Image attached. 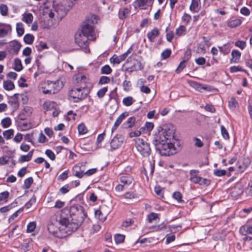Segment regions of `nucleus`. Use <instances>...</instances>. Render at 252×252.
I'll list each match as a JSON object with an SVG mask.
<instances>
[{"mask_svg":"<svg viewBox=\"0 0 252 252\" xmlns=\"http://www.w3.org/2000/svg\"><path fill=\"white\" fill-rule=\"evenodd\" d=\"M65 209L68 211L67 213L64 214L66 222L61 223L63 234L66 237L77 230L87 215L84 208L80 205L71 206L69 209Z\"/></svg>","mask_w":252,"mask_h":252,"instance_id":"nucleus-1","label":"nucleus"},{"mask_svg":"<svg viewBox=\"0 0 252 252\" xmlns=\"http://www.w3.org/2000/svg\"><path fill=\"white\" fill-rule=\"evenodd\" d=\"M68 212L65 209H63L60 213H57L53 215L50 219V222L48 226L49 232L55 237L62 238L65 237L62 230V223H65L64 213Z\"/></svg>","mask_w":252,"mask_h":252,"instance_id":"nucleus-2","label":"nucleus"},{"mask_svg":"<svg viewBox=\"0 0 252 252\" xmlns=\"http://www.w3.org/2000/svg\"><path fill=\"white\" fill-rule=\"evenodd\" d=\"M175 129L172 124H166L159 127L158 133H156L153 139L154 143L168 142L174 137Z\"/></svg>","mask_w":252,"mask_h":252,"instance_id":"nucleus-3","label":"nucleus"},{"mask_svg":"<svg viewBox=\"0 0 252 252\" xmlns=\"http://www.w3.org/2000/svg\"><path fill=\"white\" fill-rule=\"evenodd\" d=\"M97 16L95 15L87 16L82 24L81 30H79L85 34L90 35V40H94L96 38L94 25L97 23Z\"/></svg>","mask_w":252,"mask_h":252,"instance_id":"nucleus-4","label":"nucleus"},{"mask_svg":"<svg viewBox=\"0 0 252 252\" xmlns=\"http://www.w3.org/2000/svg\"><path fill=\"white\" fill-rule=\"evenodd\" d=\"M157 151H158L161 156H169L176 153V149L171 140L162 143H154Z\"/></svg>","mask_w":252,"mask_h":252,"instance_id":"nucleus-5","label":"nucleus"},{"mask_svg":"<svg viewBox=\"0 0 252 252\" xmlns=\"http://www.w3.org/2000/svg\"><path fill=\"white\" fill-rule=\"evenodd\" d=\"M90 93V89L87 86H81L80 88L71 89L69 92L70 97L74 99L75 102L85 99Z\"/></svg>","mask_w":252,"mask_h":252,"instance_id":"nucleus-6","label":"nucleus"},{"mask_svg":"<svg viewBox=\"0 0 252 252\" xmlns=\"http://www.w3.org/2000/svg\"><path fill=\"white\" fill-rule=\"evenodd\" d=\"M135 147L137 151L143 158L148 157L152 152L150 145L146 141L140 138L135 140Z\"/></svg>","mask_w":252,"mask_h":252,"instance_id":"nucleus-7","label":"nucleus"},{"mask_svg":"<svg viewBox=\"0 0 252 252\" xmlns=\"http://www.w3.org/2000/svg\"><path fill=\"white\" fill-rule=\"evenodd\" d=\"M90 35L85 34L82 32L78 31L75 34V43L81 48L84 49L85 52H89L90 49L88 48V40H90Z\"/></svg>","mask_w":252,"mask_h":252,"instance_id":"nucleus-8","label":"nucleus"},{"mask_svg":"<svg viewBox=\"0 0 252 252\" xmlns=\"http://www.w3.org/2000/svg\"><path fill=\"white\" fill-rule=\"evenodd\" d=\"M67 6L64 5V3L66 5V1H64L63 3L58 4L54 7V11L56 13V16L58 19L62 20L67 14L69 9L73 6L74 2L73 0H69Z\"/></svg>","mask_w":252,"mask_h":252,"instance_id":"nucleus-9","label":"nucleus"},{"mask_svg":"<svg viewBox=\"0 0 252 252\" xmlns=\"http://www.w3.org/2000/svg\"><path fill=\"white\" fill-rule=\"evenodd\" d=\"M21 47V44L17 41H13L6 46V49L10 54H17Z\"/></svg>","mask_w":252,"mask_h":252,"instance_id":"nucleus-10","label":"nucleus"},{"mask_svg":"<svg viewBox=\"0 0 252 252\" xmlns=\"http://www.w3.org/2000/svg\"><path fill=\"white\" fill-rule=\"evenodd\" d=\"M123 138L121 135L115 136L110 142L111 147L112 149L115 150L121 146L123 143Z\"/></svg>","mask_w":252,"mask_h":252,"instance_id":"nucleus-11","label":"nucleus"},{"mask_svg":"<svg viewBox=\"0 0 252 252\" xmlns=\"http://www.w3.org/2000/svg\"><path fill=\"white\" fill-rule=\"evenodd\" d=\"M245 162L239 161L237 163L236 170L238 172H243L248 167L250 164V161L248 158L244 159Z\"/></svg>","mask_w":252,"mask_h":252,"instance_id":"nucleus-12","label":"nucleus"},{"mask_svg":"<svg viewBox=\"0 0 252 252\" xmlns=\"http://www.w3.org/2000/svg\"><path fill=\"white\" fill-rule=\"evenodd\" d=\"M128 116V114L127 112H124L119 116V117L116 120L112 128V132H113L117 128L118 126H119L122 123L124 119L127 117Z\"/></svg>","mask_w":252,"mask_h":252,"instance_id":"nucleus-13","label":"nucleus"},{"mask_svg":"<svg viewBox=\"0 0 252 252\" xmlns=\"http://www.w3.org/2000/svg\"><path fill=\"white\" fill-rule=\"evenodd\" d=\"M120 180L122 184L127 189L132 183L133 178L128 175L122 176L120 177Z\"/></svg>","mask_w":252,"mask_h":252,"instance_id":"nucleus-14","label":"nucleus"},{"mask_svg":"<svg viewBox=\"0 0 252 252\" xmlns=\"http://www.w3.org/2000/svg\"><path fill=\"white\" fill-rule=\"evenodd\" d=\"M159 33L158 29L157 28H155L151 32L148 33V38L150 42H153L155 41V38L158 35Z\"/></svg>","mask_w":252,"mask_h":252,"instance_id":"nucleus-15","label":"nucleus"},{"mask_svg":"<svg viewBox=\"0 0 252 252\" xmlns=\"http://www.w3.org/2000/svg\"><path fill=\"white\" fill-rule=\"evenodd\" d=\"M241 53L238 50H233L231 52L232 58L231 63H237L239 62L241 57Z\"/></svg>","mask_w":252,"mask_h":252,"instance_id":"nucleus-16","label":"nucleus"},{"mask_svg":"<svg viewBox=\"0 0 252 252\" xmlns=\"http://www.w3.org/2000/svg\"><path fill=\"white\" fill-rule=\"evenodd\" d=\"M240 233L243 235H246L247 234H252V226L246 225L242 226L240 229Z\"/></svg>","mask_w":252,"mask_h":252,"instance_id":"nucleus-17","label":"nucleus"},{"mask_svg":"<svg viewBox=\"0 0 252 252\" xmlns=\"http://www.w3.org/2000/svg\"><path fill=\"white\" fill-rule=\"evenodd\" d=\"M33 151H31L28 153V154L26 155H22L20 156V157L19 158V162H24L25 161H30L33 156Z\"/></svg>","mask_w":252,"mask_h":252,"instance_id":"nucleus-18","label":"nucleus"},{"mask_svg":"<svg viewBox=\"0 0 252 252\" xmlns=\"http://www.w3.org/2000/svg\"><path fill=\"white\" fill-rule=\"evenodd\" d=\"M135 118L134 117H129L128 120L123 124V126L125 128L132 127L135 123Z\"/></svg>","mask_w":252,"mask_h":252,"instance_id":"nucleus-19","label":"nucleus"},{"mask_svg":"<svg viewBox=\"0 0 252 252\" xmlns=\"http://www.w3.org/2000/svg\"><path fill=\"white\" fill-rule=\"evenodd\" d=\"M76 80H77V83L80 84L84 83V85L83 86H87L86 84L89 81V79L88 77L85 75L79 74L76 78Z\"/></svg>","mask_w":252,"mask_h":252,"instance_id":"nucleus-20","label":"nucleus"},{"mask_svg":"<svg viewBox=\"0 0 252 252\" xmlns=\"http://www.w3.org/2000/svg\"><path fill=\"white\" fill-rule=\"evenodd\" d=\"M243 193V190L241 186L239 185H237L232 189L231 193L233 196H236L237 195H241Z\"/></svg>","mask_w":252,"mask_h":252,"instance_id":"nucleus-21","label":"nucleus"},{"mask_svg":"<svg viewBox=\"0 0 252 252\" xmlns=\"http://www.w3.org/2000/svg\"><path fill=\"white\" fill-rule=\"evenodd\" d=\"M130 12V10L127 8H125L122 10H120L119 13V18L121 19H125L129 15Z\"/></svg>","mask_w":252,"mask_h":252,"instance_id":"nucleus-22","label":"nucleus"},{"mask_svg":"<svg viewBox=\"0 0 252 252\" xmlns=\"http://www.w3.org/2000/svg\"><path fill=\"white\" fill-rule=\"evenodd\" d=\"M200 0H192L189 9L191 11L197 12L199 10V4Z\"/></svg>","mask_w":252,"mask_h":252,"instance_id":"nucleus-23","label":"nucleus"},{"mask_svg":"<svg viewBox=\"0 0 252 252\" xmlns=\"http://www.w3.org/2000/svg\"><path fill=\"white\" fill-rule=\"evenodd\" d=\"M241 23V20L237 19L228 21L227 23V26L230 28H234L240 26Z\"/></svg>","mask_w":252,"mask_h":252,"instance_id":"nucleus-24","label":"nucleus"},{"mask_svg":"<svg viewBox=\"0 0 252 252\" xmlns=\"http://www.w3.org/2000/svg\"><path fill=\"white\" fill-rule=\"evenodd\" d=\"M15 85L11 80L3 82V88L7 91H11L14 89Z\"/></svg>","mask_w":252,"mask_h":252,"instance_id":"nucleus-25","label":"nucleus"},{"mask_svg":"<svg viewBox=\"0 0 252 252\" xmlns=\"http://www.w3.org/2000/svg\"><path fill=\"white\" fill-rule=\"evenodd\" d=\"M23 67L21 60L18 58L15 59L14 60V69L17 71H20L23 69Z\"/></svg>","mask_w":252,"mask_h":252,"instance_id":"nucleus-26","label":"nucleus"},{"mask_svg":"<svg viewBox=\"0 0 252 252\" xmlns=\"http://www.w3.org/2000/svg\"><path fill=\"white\" fill-rule=\"evenodd\" d=\"M123 61L124 60L121 55L117 56L116 55H114L110 59L111 63L114 64H119Z\"/></svg>","mask_w":252,"mask_h":252,"instance_id":"nucleus-27","label":"nucleus"},{"mask_svg":"<svg viewBox=\"0 0 252 252\" xmlns=\"http://www.w3.org/2000/svg\"><path fill=\"white\" fill-rule=\"evenodd\" d=\"M16 32L19 36H21L24 33V28L22 23H18L16 24Z\"/></svg>","mask_w":252,"mask_h":252,"instance_id":"nucleus-28","label":"nucleus"},{"mask_svg":"<svg viewBox=\"0 0 252 252\" xmlns=\"http://www.w3.org/2000/svg\"><path fill=\"white\" fill-rule=\"evenodd\" d=\"M22 20L27 24L31 23L33 20V16L32 14L29 13L24 14Z\"/></svg>","mask_w":252,"mask_h":252,"instance_id":"nucleus-29","label":"nucleus"},{"mask_svg":"<svg viewBox=\"0 0 252 252\" xmlns=\"http://www.w3.org/2000/svg\"><path fill=\"white\" fill-rule=\"evenodd\" d=\"M34 40V36L31 34H26L24 37V41L26 44H31Z\"/></svg>","mask_w":252,"mask_h":252,"instance_id":"nucleus-30","label":"nucleus"},{"mask_svg":"<svg viewBox=\"0 0 252 252\" xmlns=\"http://www.w3.org/2000/svg\"><path fill=\"white\" fill-rule=\"evenodd\" d=\"M99 209L103 213L104 216H108L109 213L111 211V208L110 207H108L106 205L102 204L100 206Z\"/></svg>","mask_w":252,"mask_h":252,"instance_id":"nucleus-31","label":"nucleus"},{"mask_svg":"<svg viewBox=\"0 0 252 252\" xmlns=\"http://www.w3.org/2000/svg\"><path fill=\"white\" fill-rule=\"evenodd\" d=\"M134 100L131 96H127L126 97H125L123 100V104L126 106H129L131 105Z\"/></svg>","mask_w":252,"mask_h":252,"instance_id":"nucleus-32","label":"nucleus"},{"mask_svg":"<svg viewBox=\"0 0 252 252\" xmlns=\"http://www.w3.org/2000/svg\"><path fill=\"white\" fill-rule=\"evenodd\" d=\"M95 217H97L100 220L104 221L106 220L107 216H104L101 211L99 209L95 211Z\"/></svg>","mask_w":252,"mask_h":252,"instance_id":"nucleus-33","label":"nucleus"},{"mask_svg":"<svg viewBox=\"0 0 252 252\" xmlns=\"http://www.w3.org/2000/svg\"><path fill=\"white\" fill-rule=\"evenodd\" d=\"M1 123L3 128H7L11 125V121L10 118L6 117L1 120Z\"/></svg>","mask_w":252,"mask_h":252,"instance_id":"nucleus-34","label":"nucleus"},{"mask_svg":"<svg viewBox=\"0 0 252 252\" xmlns=\"http://www.w3.org/2000/svg\"><path fill=\"white\" fill-rule=\"evenodd\" d=\"M154 0H140L138 2L139 7H144L145 6L150 5Z\"/></svg>","mask_w":252,"mask_h":252,"instance_id":"nucleus-35","label":"nucleus"},{"mask_svg":"<svg viewBox=\"0 0 252 252\" xmlns=\"http://www.w3.org/2000/svg\"><path fill=\"white\" fill-rule=\"evenodd\" d=\"M35 47L38 52H41L43 50L48 48L47 44L45 42L40 41L38 44L35 45Z\"/></svg>","mask_w":252,"mask_h":252,"instance_id":"nucleus-36","label":"nucleus"},{"mask_svg":"<svg viewBox=\"0 0 252 252\" xmlns=\"http://www.w3.org/2000/svg\"><path fill=\"white\" fill-rule=\"evenodd\" d=\"M112 72V69L109 65H105L101 68V73L110 74Z\"/></svg>","mask_w":252,"mask_h":252,"instance_id":"nucleus-37","label":"nucleus"},{"mask_svg":"<svg viewBox=\"0 0 252 252\" xmlns=\"http://www.w3.org/2000/svg\"><path fill=\"white\" fill-rule=\"evenodd\" d=\"M33 181V180L32 177H29L26 179L24 181V188L25 189H29L31 187Z\"/></svg>","mask_w":252,"mask_h":252,"instance_id":"nucleus-38","label":"nucleus"},{"mask_svg":"<svg viewBox=\"0 0 252 252\" xmlns=\"http://www.w3.org/2000/svg\"><path fill=\"white\" fill-rule=\"evenodd\" d=\"M173 197L179 203L184 202V200H182V195L180 192L176 191L174 192L173 194Z\"/></svg>","mask_w":252,"mask_h":252,"instance_id":"nucleus-39","label":"nucleus"},{"mask_svg":"<svg viewBox=\"0 0 252 252\" xmlns=\"http://www.w3.org/2000/svg\"><path fill=\"white\" fill-rule=\"evenodd\" d=\"M54 104L53 102H45L44 103L43 107L46 111H48L54 108Z\"/></svg>","mask_w":252,"mask_h":252,"instance_id":"nucleus-40","label":"nucleus"},{"mask_svg":"<svg viewBox=\"0 0 252 252\" xmlns=\"http://www.w3.org/2000/svg\"><path fill=\"white\" fill-rule=\"evenodd\" d=\"M13 134L14 130L12 129L6 130L3 132V135L6 139H10Z\"/></svg>","mask_w":252,"mask_h":252,"instance_id":"nucleus-41","label":"nucleus"},{"mask_svg":"<svg viewBox=\"0 0 252 252\" xmlns=\"http://www.w3.org/2000/svg\"><path fill=\"white\" fill-rule=\"evenodd\" d=\"M78 132L80 134H84L87 132V128L84 124H81L78 126Z\"/></svg>","mask_w":252,"mask_h":252,"instance_id":"nucleus-42","label":"nucleus"},{"mask_svg":"<svg viewBox=\"0 0 252 252\" xmlns=\"http://www.w3.org/2000/svg\"><path fill=\"white\" fill-rule=\"evenodd\" d=\"M9 196V193L7 191H4L0 193V201H4L6 202Z\"/></svg>","mask_w":252,"mask_h":252,"instance_id":"nucleus-43","label":"nucleus"},{"mask_svg":"<svg viewBox=\"0 0 252 252\" xmlns=\"http://www.w3.org/2000/svg\"><path fill=\"white\" fill-rule=\"evenodd\" d=\"M108 91V87H105L99 90L97 93V95L100 98H102Z\"/></svg>","mask_w":252,"mask_h":252,"instance_id":"nucleus-44","label":"nucleus"},{"mask_svg":"<svg viewBox=\"0 0 252 252\" xmlns=\"http://www.w3.org/2000/svg\"><path fill=\"white\" fill-rule=\"evenodd\" d=\"M77 168H78L77 166H75L73 168V171L75 172L74 175L79 178H81L83 177L84 175H85L84 172L81 170H80L79 171L75 170V169Z\"/></svg>","mask_w":252,"mask_h":252,"instance_id":"nucleus-45","label":"nucleus"},{"mask_svg":"<svg viewBox=\"0 0 252 252\" xmlns=\"http://www.w3.org/2000/svg\"><path fill=\"white\" fill-rule=\"evenodd\" d=\"M125 236L124 235L117 234L115 236V242L117 244L123 242L125 240Z\"/></svg>","mask_w":252,"mask_h":252,"instance_id":"nucleus-46","label":"nucleus"},{"mask_svg":"<svg viewBox=\"0 0 252 252\" xmlns=\"http://www.w3.org/2000/svg\"><path fill=\"white\" fill-rule=\"evenodd\" d=\"M171 54V51L170 49H166V50H164L161 54V57L162 59H166L168 58H169Z\"/></svg>","mask_w":252,"mask_h":252,"instance_id":"nucleus-47","label":"nucleus"},{"mask_svg":"<svg viewBox=\"0 0 252 252\" xmlns=\"http://www.w3.org/2000/svg\"><path fill=\"white\" fill-rule=\"evenodd\" d=\"M8 8L7 6L4 4L0 5V12L2 16H5L7 14Z\"/></svg>","mask_w":252,"mask_h":252,"instance_id":"nucleus-48","label":"nucleus"},{"mask_svg":"<svg viewBox=\"0 0 252 252\" xmlns=\"http://www.w3.org/2000/svg\"><path fill=\"white\" fill-rule=\"evenodd\" d=\"M36 227L35 222L32 221L30 222L27 225V232H32Z\"/></svg>","mask_w":252,"mask_h":252,"instance_id":"nucleus-49","label":"nucleus"},{"mask_svg":"<svg viewBox=\"0 0 252 252\" xmlns=\"http://www.w3.org/2000/svg\"><path fill=\"white\" fill-rule=\"evenodd\" d=\"M235 45L241 50H243L246 46V42L242 40H238L235 42Z\"/></svg>","mask_w":252,"mask_h":252,"instance_id":"nucleus-50","label":"nucleus"},{"mask_svg":"<svg viewBox=\"0 0 252 252\" xmlns=\"http://www.w3.org/2000/svg\"><path fill=\"white\" fill-rule=\"evenodd\" d=\"M220 128H221V134H222L223 137L225 139H229V134L228 133L227 129L223 126H220Z\"/></svg>","mask_w":252,"mask_h":252,"instance_id":"nucleus-51","label":"nucleus"},{"mask_svg":"<svg viewBox=\"0 0 252 252\" xmlns=\"http://www.w3.org/2000/svg\"><path fill=\"white\" fill-rule=\"evenodd\" d=\"M186 62L187 60H183L180 63L178 68L176 70V71L177 73H179L185 68L186 66Z\"/></svg>","mask_w":252,"mask_h":252,"instance_id":"nucleus-52","label":"nucleus"},{"mask_svg":"<svg viewBox=\"0 0 252 252\" xmlns=\"http://www.w3.org/2000/svg\"><path fill=\"white\" fill-rule=\"evenodd\" d=\"M185 27L184 26H180L176 29V34L179 36H181L185 34Z\"/></svg>","mask_w":252,"mask_h":252,"instance_id":"nucleus-53","label":"nucleus"},{"mask_svg":"<svg viewBox=\"0 0 252 252\" xmlns=\"http://www.w3.org/2000/svg\"><path fill=\"white\" fill-rule=\"evenodd\" d=\"M134 223V220L131 219H128L123 221L122 226L127 227Z\"/></svg>","mask_w":252,"mask_h":252,"instance_id":"nucleus-54","label":"nucleus"},{"mask_svg":"<svg viewBox=\"0 0 252 252\" xmlns=\"http://www.w3.org/2000/svg\"><path fill=\"white\" fill-rule=\"evenodd\" d=\"M124 90L126 91H128L131 86V84L129 81L125 80L123 83Z\"/></svg>","mask_w":252,"mask_h":252,"instance_id":"nucleus-55","label":"nucleus"},{"mask_svg":"<svg viewBox=\"0 0 252 252\" xmlns=\"http://www.w3.org/2000/svg\"><path fill=\"white\" fill-rule=\"evenodd\" d=\"M110 79L109 77L105 76H101L99 81V84H104L109 83Z\"/></svg>","mask_w":252,"mask_h":252,"instance_id":"nucleus-56","label":"nucleus"},{"mask_svg":"<svg viewBox=\"0 0 252 252\" xmlns=\"http://www.w3.org/2000/svg\"><path fill=\"white\" fill-rule=\"evenodd\" d=\"M45 154L50 158L51 160H54L55 159L56 156L52 150L48 149L45 151Z\"/></svg>","mask_w":252,"mask_h":252,"instance_id":"nucleus-57","label":"nucleus"},{"mask_svg":"<svg viewBox=\"0 0 252 252\" xmlns=\"http://www.w3.org/2000/svg\"><path fill=\"white\" fill-rule=\"evenodd\" d=\"M158 218V215L154 213H151L148 215L149 222L151 223L154 220H156Z\"/></svg>","mask_w":252,"mask_h":252,"instance_id":"nucleus-58","label":"nucleus"},{"mask_svg":"<svg viewBox=\"0 0 252 252\" xmlns=\"http://www.w3.org/2000/svg\"><path fill=\"white\" fill-rule=\"evenodd\" d=\"M20 149L22 151L27 152L29 151V150L30 149V146L29 145H28L25 143H23L21 145Z\"/></svg>","mask_w":252,"mask_h":252,"instance_id":"nucleus-59","label":"nucleus"},{"mask_svg":"<svg viewBox=\"0 0 252 252\" xmlns=\"http://www.w3.org/2000/svg\"><path fill=\"white\" fill-rule=\"evenodd\" d=\"M214 174L217 176L220 177L221 176L225 175L226 171L225 170L217 169L214 171Z\"/></svg>","mask_w":252,"mask_h":252,"instance_id":"nucleus-60","label":"nucleus"},{"mask_svg":"<svg viewBox=\"0 0 252 252\" xmlns=\"http://www.w3.org/2000/svg\"><path fill=\"white\" fill-rule=\"evenodd\" d=\"M240 12L245 16H248L250 14V10L246 7H243L240 10Z\"/></svg>","mask_w":252,"mask_h":252,"instance_id":"nucleus-61","label":"nucleus"},{"mask_svg":"<svg viewBox=\"0 0 252 252\" xmlns=\"http://www.w3.org/2000/svg\"><path fill=\"white\" fill-rule=\"evenodd\" d=\"M195 63L198 65H203L206 62V60L203 57H199L195 60Z\"/></svg>","mask_w":252,"mask_h":252,"instance_id":"nucleus-62","label":"nucleus"},{"mask_svg":"<svg viewBox=\"0 0 252 252\" xmlns=\"http://www.w3.org/2000/svg\"><path fill=\"white\" fill-rule=\"evenodd\" d=\"M229 105L230 107L233 106L234 107H236L238 105V102L235 97H231L230 100L229 101Z\"/></svg>","mask_w":252,"mask_h":252,"instance_id":"nucleus-63","label":"nucleus"},{"mask_svg":"<svg viewBox=\"0 0 252 252\" xmlns=\"http://www.w3.org/2000/svg\"><path fill=\"white\" fill-rule=\"evenodd\" d=\"M60 190L62 194H65L68 192L69 190V185L67 184L64 185L60 189Z\"/></svg>","mask_w":252,"mask_h":252,"instance_id":"nucleus-64","label":"nucleus"}]
</instances>
